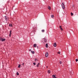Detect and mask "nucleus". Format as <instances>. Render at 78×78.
Returning <instances> with one entry per match:
<instances>
[{"label": "nucleus", "instance_id": "1", "mask_svg": "<svg viewBox=\"0 0 78 78\" xmlns=\"http://www.w3.org/2000/svg\"><path fill=\"white\" fill-rule=\"evenodd\" d=\"M62 8L63 9H65V6L63 3H62Z\"/></svg>", "mask_w": 78, "mask_h": 78}, {"label": "nucleus", "instance_id": "2", "mask_svg": "<svg viewBox=\"0 0 78 78\" xmlns=\"http://www.w3.org/2000/svg\"><path fill=\"white\" fill-rule=\"evenodd\" d=\"M45 57H46V58H47L48 56V52H46L45 54Z\"/></svg>", "mask_w": 78, "mask_h": 78}, {"label": "nucleus", "instance_id": "3", "mask_svg": "<svg viewBox=\"0 0 78 78\" xmlns=\"http://www.w3.org/2000/svg\"><path fill=\"white\" fill-rule=\"evenodd\" d=\"M43 41H44V42L45 43V42H47V39H45V38H44L43 39Z\"/></svg>", "mask_w": 78, "mask_h": 78}, {"label": "nucleus", "instance_id": "4", "mask_svg": "<svg viewBox=\"0 0 78 78\" xmlns=\"http://www.w3.org/2000/svg\"><path fill=\"white\" fill-rule=\"evenodd\" d=\"M5 38H2V39H1L2 42H3V41H5Z\"/></svg>", "mask_w": 78, "mask_h": 78}, {"label": "nucleus", "instance_id": "5", "mask_svg": "<svg viewBox=\"0 0 78 78\" xmlns=\"http://www.w3.org/2000/svg\"><path fill=\"white\" fill-rule=\"evenodd\" d=\"M5 20H6V21H8V18L7 17V16H5Z\"/></svg>", "mask_w": 78, "mask_h": 78}, {"label": "nucleus", "instance_id": "6", "mask_svg": "<svg viewBox=\"0 0 78 78\" xmlns=\"http://www.w3.org/2000/svg\"><path fill=\"white\" fill-rule=\"evenodd\" d=\"M54 47H56V43H55L54 44Z\"/></svg>", "mask_w": 78, "mask_h": 78}, {"label": "nucleus", "instance_id": "7", "mask_svg": "<svg viewBox=\"0 0 78 78\" xmlns=\"http://www.w3.org/2000/svg\"><path fill=\"white\" fill-rule=\"evenodd\" d=\"M37 46V44H35L34 45V47H36Z\"/></svg>", "mask_w": 78, "mask_h": 78}, {"label": "nucleus", "instance_id": "8", "mask_svg": "<svg viewBox=\"0 0 78 78\" xmlns=\"http://www.w3.org/2000/svg\"><path fill=\"white\" fill-rule=\"evenodd\" d=\"M48 9H49V10H50L51 9V8L50 7V6H48Z\"/></svg>", "mask_w": 78, "mask_h": 78}, {"label": "nucleus", "instance_id": "9", "mask_svg": "<svg viewBox=\"0 0 78 78\" xmlns=\"http://www.w3.org/2000/svg\"><path fill=\"white\" fill-rule=\"evenodd\" d=\"M12 31H11V30H10V34H9V36H10H10H11V33Z\"/></svg>", "mask_w": 78, "mask_h": 78}, {"label": "nucleus", "instance_id": "10", "mask_svg": "<svg viewBox=\"0 0 78 78\" xmlns=\"http://www.w3.org/2000/svg\"><path fill=\"white\" fill-rule=\"evenodd\" d=\"M39 66V63H38V64H37V67H38Z\"/></svg>", "mask_w": 78, "mask_h": 78}, {"label": "nucleus", "instance_id": "11", "mask_svg": "<svg viewBox=\"0 0 78 78\" xmlns=\"http://www.w3.org/2000/svg\"><path fill=\"white\" fill-rule=\"evenodd\" d=\"M52 77L53 78H55L56 77V76L55 75H52Z\"/></svg>", "mask_w": 78, "mask_h": 78}, {"label": "nucleus", "instance_id": "12", "mask_svg": "<svg viewBox=\"0 0 78 78\" xmlns=\"http://www.w3.org/2000/svg\"><path fill=\"white\" fill-rule=\"evenodd\" d=\"M42 32L43 33H44V32H45V30H41Z\"/></svg>", "mask_w": 78, "mask_h": 78}, {"label": "nucleus", "instance_id": "13", "mask_svg": "<svg viewBox=\"0 0 78 78\" xmlns=\"http://www.w3.org/2000/svg\"><path fill=\"white\" fill-rule=\"evenodd\" d=\"M46 48H48V44H46Z\"/></svg>", "mask_w": 78, "mask_h": 78}, {"label": "nucleus", "instance_id": "14", "mask_svg": "<svg viewBox=\"0 0 78 78\" xmlns=\"http://www.w3.org/2000/svg\"><path fill=\"white\" fill-rule=\"evenodd\" d=\"M31 53H32V54H34V51H31Z\"/></svg>", "mask_w": 78, "mask_h": 78}, {"label": "nucleus", "instance_id": "15", "mask_svg": "<svg viewBox=\"0 0 78 78\" xmlns=\"http://www.w3.org/2000/svg\"><path fill=\"white\" fill-rule=\"evenodd\" d=\"M48 73H50L51 72L50 70H48Z\"/></svg>", "mask_w": 78, "mask_h": 78}, {"label": "nucleus", "instance_id": "16", "mask_svg": "<svg viewBox=\"0 0 78 78\" xmlns=\"http://www.w3.org/2000/svg\"><path fill=\"white\" fill-rule=\"evenodd\" d=\"M20 66H21L20 65H19L18 66V68H20Z\"/></svg>", "mask_w": 78, "mask_h": 78}, {"label": "nucleus", "instance_id": "17", "mask_svg": "<svg viewBox=\"0 0 78 78\" xmlns=\"http://www.w3.org/2000/svg\"><path fill=\"white\" fill-rule=\"evenodd\" d=\"M71 16H73V13L71 12Z\"/></svg>", "mask_w": 78, "mask_h": 78}, {"label": "nucleus", "instance_id": "18", "mask_svg": "<svg viewBox=\"0 0 78 78\" xmlns=\"http://www.w3.org/2000/svg\"><path fill=\"white\" fill-rule=\"evenodd\" d=\"M75 60H76V62H77V61H78V59H76Z\"/></svg>", "mask_w": 78, "mask_h": 78}, {"label": "nucleus", "instance_id": "19", "mask_svg": "<svg viewBox=\"0 0 78 78\" xmlns=\"http://www.w3.org/2000/svg\"><path fill=\"white\" fill-rule=\"evenodd\" d=\"M16 75H19V73L17 72L16 73Z\"/></svg>", "mask_w": 78, "mask_h": 78}, {"label": "nucleus", "instance_id": "20", "mask_svg": "<svg viewBox=\"0 0 78 78\" xmlns=\"http://www.w3.org/2000/svg\"><path fill=\"white\" fill-rule=\"evenodd\" d=\"M34 65V66H35V65H36V63L35 62H34L33 63Z\"/></svg>", "mask_w": 78, "mask_h": 78}, {"label": "nucleus", "instance_id": "21", "mask_svg": "<svg viewBox=\"0 0 78 78\" xmlns=\"http://www.w3.org/2000/svg\"><path fill=\"white\" fill-rule=\"evenodd\" d=\"M54 17V16L53 15H52L51 16V17Z\"/></svg>", "mask_w": 78, "mask_h": 78}, {"label": "nucleus", "instance_id": "22", "mask_svg": "<svg viewBox=\"0 0 78 78\" xmlns=\"http://www.w3.org/2000/svg\"><path fill=\"white\" fill-rule=\"evenodd\" d=\"M60 64H62V62L60 61Z\"/></svg>", "mask_w": 78, "mask_h": 78}, {"label": "nucleus", "instance_id": "23", "mask_svg": "<svg viewBox=\"0 0 78 78\" xmlns=\"http://www.w3.org/2000/svg\"><path fill=\"white\" fill-rule=\"evenodd\" d=\"M61 30V31H62V30H63V29H62V28H60Z\"/></svg>", "mask_w": 78, "mask_h": 78}, {"label": "nucleus", "instance_id": "24", "mask_svg": "<svg viewBox=\"0 0 78 78\" xmlns=\"http://www.w3.org/2000/svg\"><path fill=\"white\" fill-rule=\"evenodd\" d=\"M1 39H2V37H0V41H1Z\"/></svg>", "mask_w": 78, "mask_h": 78}, {"label": "nucleus", "instance_id": "25", "mask_svg": "<svg viewBox=\"0 0 78 78\" xmlns=\"http://www.w3.org/2000/svg\"><path fill=\"white\" fill-rule=\"evenodd\" d=\"M35 61H37V59H35Z\"/></svg>", "mask_w": 78, "mask_h": 78}, {"label": "nucleus", "instance_id": "26", "mask_svg": "<svg viewBox=\"0 0 78 78\" xmlns=\"http://www.w3.org/2000/svg\"><path fill=\"white\" fill-rule=\"evenodd\" d=\"M59 28H61V26H60L59 27Z\"/></svg>", "mask_w": 78, "mask_h": 78}, {"label": "nucleus", "instance_id": "27", "mask_svg": "<svg viewBox=\"0 0 78 78\" xmlns=\"http://www.w3.org/2000/svg\"><path fill=\"white\" fill-rule=\"evenodd\" d=\"M58 54H60V52H58Z\"/></svg>", "mask_w": 78, "mask_h": 78}, {"label": "nucleus", "instance_id": "28", "mask_svg": "<svg viewBox=\"0 0 78 78\" xmlns=\"http://www.w3.org/2000/svg\"><path fill=\"white\" fill-rule=\"evenodd\" d=\"M29 51H31V49H30L29 50Z\"/></svg>", "mask_w": 78, "mask_h": 78}, {"label": "nucleus", "instance_id": "29", "mask_svg": "<svg viewBox=\"0 0 78 78\" xmlns=\"http://www.w3.org/2000/svg\"><path fill=\"white\" fill-rule=\"evenodd\" d=\"M46 68H48V66H46Z\"/></svg>", "mask_w": 78, "mask_h": 78}, {"label": "nucleus", "instance_id": "30", "mask_svg": "<svg viewBox=\"0 0 78 78\" xmlns=\"http://www.w3.org/2000/svg\"><path fill=\"white\" fill-rule=\"evenodd\" d=\"M37 48H38V46H37Z\"/></svg>", "mask_w": 78, "mask_h": 78}, {"label": "nucleus", "instance_id": "31", "mask_svg": "<svg viewBox=\"0 0 78 78\" xmlns=\"http://www.w3.org/2000/svg\"><path fill=\"white\" fill-rule=\"evenodd\" d=\"M24 64L23 63V65Z\"/></svg>", "mask_w": 78, "mask_h": 78}]
</instances>
